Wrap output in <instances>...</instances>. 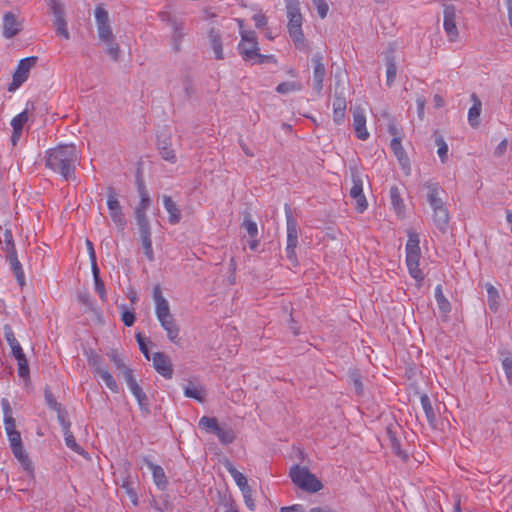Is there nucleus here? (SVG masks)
Masks as SVG:
<instances>
[{
	"instance_id": "nucleus-57",
	"label": "nucleus",
	"mask_w": 512,
	"mask_h": 512,
	"mask_svg": "<svg viewBox=\"0 0 512 512\" xmlns=\"http://www.w3.org/2000/svg\"><path fill=\"white\" fill-rule=\"evenodd\" d=\"M3 238H4L3 241L5 243V251L6 252L16 250L14 240H13V235H12V232L10 229H8V228L5 229Z\"/></svg>"
},
{
	"instance_id": "nucleus-55",
	"label": "nucleus",
	"mask_w": 512,
	"mask_h": 512,
	"mask_svg": "<svg viewBox=\"0 0 512 512\" xmlns=\"http://www.w3.org/2000/svg\"><path fill=\"white\" fill-rule=\"evenodd\" d=\"M313 4L317 10V13L321 19H324L329 11V6L326 0H313Z\"/></svg>"
},
{
	"instance_id": "nucleus-12",
	"label": "nucleus",
	"mask_w": 512,
	"mask_h": 512,
	"mask_svg": "<svg viewBox=\"0 0 512 512\" xmlns=\"http://www.w3.org/2000/svg\"><path fill=\"white\" fill-rule=\"evenodd\" d=\"M138 192L140 196V202L136 208V221L139 228L141 227H149V221L146 216V210L150 205V197L148 192L146 191L145 186L142 183L138 184Z\"/></svg>"
},
{
	"instance_id": "nucleus-48",
	"label": "nucleus",
	"mask_w": 512,
	"mask_h": 512,
	"mask_svg": "<svg viewBox=\"0 0 512 512\" xmlns=\"http://www.w3.org/2000/svg\"><path fill=\"white\" fill-rule=\"evenodd\" d=\"M3 330L5 340L8 342L11 350L20 347V344L14 335L12 327L9 324H5Z\"/></svg>"
},
{
	"instance_id": "nucleus-14",
	"label": "nucleus",
	"mask_w": 512,
	"mask_h": 512,
	"mask_svg": "<svg viewBox=\"0 0 512 512\" xmlns=\"http://www.w3.org/2000/svg\"><path fill=\"white\" fill-rule=\"evenodd\" d=\"M353 113V128L358 139L366 140L369 137V132L366 129L365 111L361 106H355L352 110Z\"/></svg>"
},
{
	"instance_id": "nucleus-5",
	"label": "nucleus",
	"mask_w": 512,
	"mask_h": 512,
	"mask_svg": "<svg viewBox=\"0 0 512 512\" xmlns=\"http://www.w3.org/2000/svg\"><path fill=\"white\" fill-rule=\"evenodd\" d=\"M419 243L420 239L418 233L409 231L406 243V264L409 274L420 284L424 279V275L419 269V261L421 258Z\"/></svg>"
},
{
	"instance_id": "nucleus-45",
	"label": "nucleus",
	"mask_w": 512,
	"mask_h": 512,
	"mask_svg": "<svg viewBox=\"0 0 512 512\" xmlns=\"http://www.w3.org/2000/svg\"><path fill=\"white\" fill-rule=\"evenodd\" d=\"M435 143L438 146L437 154L442 163H445L448 159V145L446 144L444 138L436 134Z\"/></svg>"
},
{
	"instance_id": "nucleus-49",
	"label": "nucleus",
	"mask_w": 512,
	"mask_h": 512,
	"mask_svg": "<svg viewBox=\"0 0 512 512\" xmlns=\"http://www.w3.org/2000/svg\"><path fill=\"white\" fill-rule=\"evenodd\" d=\"M387 432L391 441V447L395 454L405 461L408 460V454L400 449V443L396 439L395 435L392 434L391 429L388 428Z\"/></svg>"
},
{
	"instance_id": "nucleus-52",
	"label": "nucleus",
	"mask_w": 512,
	"mask_h": 512,
	"mask_svg": "<svg viewBox=\"0 0 512 512\" xmlns=\"http://www.w3.org/2000/svg\"><path fill=\"white\" fill-rule=\"evenodd\" d=\"M54 24H55V29H56L57 35L63 37L66 40H68L70 38V33L68 31V28H67L66 19L65 18L55 19Z\"/></svg>"
},
{
	"instance_id": "nucleus-16",
	"label": "nucleus",
	"mask_w": 512,
	"mask_h": 512,
	"mask_svg": "<svg viewBox=\"0 0 512 512\" xmlns=\"http://www.w3.org/2000/svg\"><path fill=\"white\" fill-rule=\"evenodd\" d=\"M312 61L314 63L313 86L317 94L320 95L323 88V80L326 74L323 64V55L321 53L315 54Z\"/></svg>"
},
{
	"instance_id": "nucleus-42",
	"label": "nucleus",
	"mask_w": 512,
	"mask_h": 512,
	"mask_svg": "<svg viewBox=\"0 0 512 512\" xmlns=\"http://www.w3.org/2000/svg\"><path fill=\"white\" fill-rule=\"evenodd\" d=\"M302 88L303 86L299 81H286L280 83L276 87V92L279 94H288L296 91H301Z\"/></svg>"
},
{
	"instance_id": "nucleus-29",
	"label": "nucleus",
	"mask_w": 512,
	"mask_h": 512,
	"mask_svg": "<svg viewBox=\"0 0 512 512\" xmlns=\"http://www.w3.org/2000/svg\"><path fill=\"white\" fill-rule=\"evenodd\" d=\"M7 254H8V259H9L12 271H13L19 285L23 286L25 283V276H24V271H23L22 265H21L20 261L18 260L16 250L7 252Z\"/></svg>"
},
{
	"instance_id": "nucleus-58",
	"label": "nucleus",
	"mask_w": 512,
	"mask_h": 512,
	"mask_svg": "<svg viewBox=\"0 0 512 512\" xmlns=\"http://www.w3.org/2000/svg\"><path fill=\"white\" fill-rule=\"evenodd\" d=\"M18 364V375L27 380L29 379V365L26 358L17 361Z\"/></svg>"
},
{
	"instance_id": "nucleus-2",
	"label": "nucleus",
	"mask_w": 512,
	"mask_h": 512,
	"mask_svg": "<svg viewBox=\"0 0 512 512\" xmlns=\"http://www.w3.org/2000/svg\"><path fill=\"white\" fill-rule=\"evenodd\" d=\"M241 41L238 44V52L242 59L253 64L272 63L277 64V59L274 55L261 54L259 43L254 31L243 30V21L238 20Z\"/></svg>"
},
{
	"instance_id": "nucleus-43",
	"label": "nucleus",
	"mask_w": 512,
	"mask_h": 512,
	"mask_svg": "<svg viewBox=\"0 0 512 512\" xmlns=\"http://www.w3.org/2000/svg\"><path fill=\"white\" fill-rule=\"evenodd\" d=\"M97 375L101 377V379L103 380L107 388L111 390V392H119L118 384L116 383L115 379L113 378L112 374L108 371L107 368H101V370L99 369V373Z\"/></svg>"
},
{
	"instance_id": "nucleus-51",
	"label": "nucleus",
	"mask_w": 512,
	"mask_h": 512,
	"mask_svg": "<svg viewBox=\"0 0 512 512\" xmlns=\"http://www.w3.org/2000/svg\"><path fill=\"white\" fill-rule=\"evenodd\" d=\"M87 360H88L89 366L93 369V372L95 374L99 373V369L101 370V368H106L105 366L102 365L101 357L95 352H91L88 355Z\"/></svg>"
},
{
	"instance_id": "nucleus-33",
	"label": "nucleus",
	"mask_w": 512,
	"mask_h": 512,
	"mask_svg": "<svg viewBox=\"0 0 512 512\" xmlns=\"http://www.w3.org/2000/svg\"><path fill=\"white\" fill-rule=\"evenodd\" d=\"M421 406L426 415L429 425L432 428L436 427V415L434 413L430 398L426 394H422L420 397Z\"/></svg>"
},
{
	"instance_id": "nucleus-23",
	"label": "nucleus",
	"mask_w": 512,
	"mask_h": 512,
	"mask_svg": "<svg viewBox=\"0 0 512 512\" xmlns=\"http://www.w3.org/2000/svg\"><path fill=\"white\" fill-rule=\"evenodd\" d=\"M143 460L148 466V468L151 470L153 481L156 484V486L164 490L168 484V481L163 468L157 464L152 463L147 457H145Z\"/></svg>"
},
{
	"instance_id": "nucleus-25",
	"label": "nucleus",
	"mask_w": 512,
	"mask_h": 512,
	"mask_svg": "<svg viewBox=\"0 0 512 512\" xmlns=\"http://www.w3.org/2000/svg\"><path fill=\"white\" fill-rule=\"evenodd\" d=\"M161 324V327L166 331L168 339L176 343L179 335V327L174 319V316H169L163 319L158 320Z\"/></svg>"
},
{
	"instance_id": "nucleus-54",
	"label": "nucleus",
	"mask_w": 512,
	"mask_h": 512,
	"mask_svg": "<svg viewBox=\"0 0 512 512\" xmlns=\"http://www.w3.org/2000/svg\"><path fill=\"white\" fill-rule=\"evenodd\" d=\"M353 385H354V388H355V392L358 394V395H362L363 394V383L361 381V375L360 373L357 371V370H353L350 372V375H349Z\"/></svg>"
},
{
	"instance_id": "nucleus-6",
	"label": "nucleus",
	"mask_w": 512,
	"mask_h": 512,
	"mask_svg": "<svg viewBox=\"0 0 512 512\" xmlns=\"http://www.w3.org/2000/svg\"><path fill=\"white\" fill-rule=\"evenodd\" d=\"M289 476L295 485L308 492L315 493L320 491L323 487L322 483L307 467L296 464L290 468Z\"/></svg>"
},
{
	"instance_id": "nucleus-34",
	"label": "nucleus",
	"mask_w": 512,
	"mask_h": 512,
	"mask_svg": "<svg viewBox=\"0 0 512 512\" xmlns=\"http://www.w3.org/2000/svg\"><path fill=\"white\" fill-rule=\"evenodd\" d=\"M351 179H352L353 185L350 189V196L353 198V197L359 196L360 194L363 193L362 176L356 167L351 168Z\"/></svg>"
},
{
	"instance_id": "nucleus-41",
	"label": "nucleus",
	"mask_w": 512,
	"mask_h": 512,
	"mask_svg": "<svg viewBox=\"0 0 512 512\" xmlns=\"http://www.w3.org/2000/svg\"><path fill=\"white\" fill-rule=\"evenodd\" d=\"M184 395L188 398H193L199 403H203L205 400V390L202 386L195 387L193 385H188L184 389Z\"/></svg>"
},
{
	"instance_id": "nucleus-7",
	"label": "nucleus",
	"mask_w": 512,
	"mask_h": 512,
	"mask_svg": "<svg viewBox=\"0 0 512 512\" xmlns=\"http://www.w3.org/2000/svg\"><path fill=\"white\" fill-rule=\"evenodd\" d=\"M285 217L287 228L286 257L291 262V264L296 267L298 265V259L296 255V247L298 244V223L293 216L292 210L288 204L285 205Z\"/></svg>"
},
{
	"instance_id": "nucleus-60",
	"label": "nucleus",
	"mask_w": 512,
	"mask_h": 512,
	"mask_svg": "<svg viewBox=\"0 0 512 512\" xmlns=\"http://www.w3.org/2000/svg\"><path fill=\"white\" fill-rule=\"evenodd\" d=\"M241 492H242L246 506L248 507L249 510L253 511L255 509V502H254V499L252 498L251 487L242 489Z\"/></svg>"
},
{
	"instance_id": "nucleus-31",
	"label": "nucleus",
	"mask_w": 512,
	"mask_h": 512,
	"mask_svg": "<svg viewBox=\"0 0 512 512\" xmlns=\"http://www.w3.org/2000/svg\"><path fill=\"white\" fill-rule=\"evenodd\" d=\"M471 100L473 102V105H472V107H470V109L468 111V121H469V124L475 128L479 125V122H480L479 117H480V113H481L482 103L475 93H473L471 95Z\"/></svg>"
},
{
	"instance_id": "nucleus-40",
	"label": "nucleus",
	"mask_w": 512,
	"mask_h": 512,
	"mask_svg": "<svg viewBox=\"0 0 512 512\" xmlns=\"http://www.w3.org/2000/svg\"><path fill=\"white\" fill-rule=\"evenodd\" d=\"M108 356L111 359V361H113V363L115 364L116 369L122 373L125 380L127 371H129V373L133 375V371L125 365L117 350H111Z\"/></svg>"
},
{
	"instance_id": "nucleus-4",
	"label": "nucleus",
	"mask_w": 512,
	"mask_h": 512,
	"mask_svg": "<svg viewBox=\"0 0 512 512\" xmlns=\"http://www.w3.org/2000/svg\"><path fill=\"white\" fill-rule=\"evenodd\" d=\"M288 17V32L297 49L305 48V38L302 31V15L299 0H285Z\"/></svg>"
},
{
	"instance_id": "nucleus-28",
	"label": "nucleus",
	"mask_w": 512,
	"mask_h": 512,
	"mask_svg": "<svg viewBox=\"0 0 512 512\" xmlns=\"http://www.w3.org/2000/svg\"><path fill=\"white\" fill-rule=\"evenodd\" d=\"M140 237L142 242V247L144 250V254L146 255L149 261L154 260V252L152 248V240H151V231L149 227H141L139 228Z\"/></svg>"
},
{
	"instance_id": "nucleus-13",
	"label": "nucleus",
	"mask_w": 512,
	"mask_h": 512,
	"mask_svg": "<svg viewBox=\"0 0 512 512\" xmlns=\"http://www.w3.org/2000/svg\"><path fill=\"white\" fill-rule=\"evenodd\" d=\"M444 30L450 41L454 42L458 38V29L456 27V10L453 5H447L444 8Z\"/></svg>"
},
{
	"instance_id": "nucleus-9",
	"label": "nucleus",
	"mask_w": 512,
	"mask_h": 512,
	"mask_svg": "<svg viewBox=\"0 0 512 512\" xmlns=\"http://www.w3.org/2000/svg\"><path fill=\"white\" fill-rule=\"evenodd\" d=\"M7 436L10 442L11 450L15 458L21 463V465L27 472L31 473L33 471V467L29 457L27 456L23 449L20 432H10L7 433Z\"/></svg>"
},
{
	"instance_id": "nucleus-11",
	"label": "nucleus",
	"mask_w": 512,
	"mask_h": 512,
	"mask_svg": "<svg viewBox=\"0 0 512 512\" xmlns=\"http://www.w3.org/2000/svg\"><path fill=\"white\" fill-rule=\"evenodd\" d=\"M126 382L134 397L137 400L138 406L144 415L150 414L149 399L142 388L138 385L133 375L126 372Z\"/></svg>"
},
{
	"instance_id": "nucleus-17",
	"label": "nucleus",
	"mask_w": 512,
	"mask_h": 512,
	"mask_svg": "<svg viewBox=\"0 0 512 512\" xmlns=\"http://www.w3.org/2000/svg\"><path fill=\"white\" fill-rule=\"evenodd\" d=\"M402 137L392 138L390 146L406 175L411 172L410 160L401 144Z\"/></svg>"
},
{
	"instance_id": "nucleus-61",
	"label": "nucleus",
	"mask_w": 512,
	"mask_h": 512,
	"mask_svg": "<svg viewBox=\"0 0 512 512\" xmlns=\"http://www.w3.org/2000/svg\"><path fill=\"white\" fill-rule=\"evenodd\" d=\"M160 154H161V157L165 160V161H168V162H171V163H175L176 162V155L174 153V150L167 147V146H162L160 147Z\"/></svg>"
},
{
	"instance_id": "nucleus-3",
	"label": "nucleus",
	"mask_w": 512,
	"mask_h": 512,
	"mask_svg": "<svg viewBox=\"0 0 512 512\" xmlns=\"http://www.w3.org/2000/svg\"><path fill=\"white\" fill-rule=\"evenodd\" d=\"M94 16L99 39L105 44L106 52L110 58L117 62L120 58V47L112 32L108 11L103 4L95 7Z\"/></svg>"
},
{
	"instance_id": "nucleus-56",
	"label": "nucleus",
	"mask_w": 512,
	"mask_h": 512,
	"mask_svg": "<svg viewBox=\"0 0 512 512\" xmlns=\"http://www.w3.org/2000/svg\"><path fill=\"white\" fill-rule=\"evenodd\" d=\"M57 412V419L62 427V430H68L70 429L71 423L67 419L68 413L67 411L63 410L61 406L59 407V410H55Z\"/></svg>"
},
{
	"instance_id": "nucleus-22",
	"label": "nucleus",
	"mask_w": 512,
	"mask_h": 512,
	"mask_svg": "<svg viewBox=\"0 0 512 512\" xmlns=\"http://www.w3.org/2000/svg\"><path fill=\"white\" fill-rule=\"evenodd\" d=\"M432 211V218L435 226L442 233H446L450 219L449 211L447 209L446 204L439 207H435L434 209H432Z\"/></svg>"
},
{
	"instance_id": "nucleus-35",
	"label": "nucleus",
	"mask_w": 512,
	"mask_h": 512,
	"mask_svg": "<svg viewBox=\"0 0 512 512\" xmlns=\"http://www.w3.org/2000/svg\"><path fill=\"white\" fill-rule=\"evenodd\" d=\"M391 204L398 215L404 213L405 205L397 186H392L389 191Z\"/></svg>"
},
{
	"instance_id": "nucleus-64",
	"label": "nucleus",
	"mask_w": 512,
	"mask_h": 512,
	"mask_svg": "<svg viewBox=\"0 0 512 512\" xmlns=\"http://www.w3.org/2000/svg\"><path fill=\"white\" fill-rule=\"evenodd\" d=\"M95 290L99 294L101 300L104 302L107 299L104 282L101 278L94 279Z\"/></svg>"
},
{
	"instance_id": "nucleus-39",
	"label": "nucleus",
	"mask_w": 512,
	"mask_h": 512,
	"mask_svg": "<svg viewBox=\"0 0 512 512\" xmlns=\"http://www.w3.org/2000/svg\"><path fill=\"white\" fill-rule=\"evenodd\" d=\"M435 298L438 305L439 310L444 314L447 315L451 310V305L448 299L444 296L442 291V286L437 285L435 288Z\"/></svg>"
},
{
	"instance_id": "nucleus-32",
	"label": "nucleus",
	"mask_w": 512,
	"mask_h": 512,
	"mask_svg": "<svg viewBox=\"0 0 512 512\" xmlns=\"http://www.w3.org/2000/svg\"><path fill=\"white\" fill-rule=\"evenodd\" d=\"M386 66V84L390 87L393 85L397 75V65L392 51L386 55Z\"/></svg>"
},
{
	"instance_id": "nucleus-19",
	"label": "nucleus",
	"mask_w": 512,
	"mask_h": 512,
	"mask_svg": "<svg viewBox=\"0 0 512 512\" xmlns=\"http://www.w3.org/2000/svg\"><path fill=\"white\" fill-rule=\"evenodd\" d=\"M153 298L155 301V313L158 320L172 316L168 301L164 298L159 286L153 289Z\"/></svg>"
},
{
	"instance_id": "nucleus-62",
	"label": "nucleus",
	"mask_w": 512,
	"mask_h": 512,
	"mask_svg": "<svg viewBox=\"0 0 512 512\" xmlns=\"http://www.w3.org/2000/svg\"><path fill=\"white\" fill-rule=\"evenodd\" d=\"M44 395L47 405L53 410H59L61 405L56 401L51 390L46 388Z\"/></svg>"
},
{
	"instance_id": "nucleus-24",
	"label": "nucleus",
	"mask_w": 512,
	"mask_h": 512,
	"mask_svg": "<svg viewBox=\"0 0 512 512\" xmlns=\"http://www.w3.org/2000/svg\"><path fill=\"white\" fill-rule=\"evenodd\" d=\"M346 113V99L342 94L337 91L333 101V120L336 124H341L344 121Z\"/></svg>"
},
{
	"instance_id": "nucleus-20",
	"label": "nucleus",
	"mask_w": 512,
	"mask_h": 512,
	"mask_svg": "<svg viewBox=\"0 0 512 512\" xmlns=\"http://www.w3.org/2000/svg\"><path fill=\"white\" fill-rule=\"evenodd\" d=\"M425 188L427 189V200L432 209L445 205V202L441 197L443 189L438 183L427 182L425 184Z\"/></svg>"
},
{
	"instance_id": "nucleus-59",
	"label": "nucleus",
	"mask_w": 512,
	"mask_h": 512,
	"mask_svg": "<svg viewBox=\"0 0 512 512\" xmlns=\"http://www.w3.org/2000/svg\"><path fill=\"white\" fill-rule=\"evenodd\" d=\"M242 226L246 229L251 237H255L258 233L257 224L249 217H245Z\"/></svg>"
},
{
	"instance_id": "nucleus-36",
	"label": "nucleus",
	"mask_w": 512,
	"mask_h": 512,
	"mask_svg": "<svg viewBox=\"0 0 512 512\" xmlns=\"http://www.w3.org/2000/svg\"><path fill=\"white\" fill-rule=\"evenodd\" d=\"M214 434L218 437V440L223 445L231 444L236 438L235 432L232 428H227L220 425Z\"/></svg>"
},
{
	"instance_id": "nucleus-46",
	"label": "nucleus",
	"mask_w": 512,
	"mask_h": 512,
	"mask_svg": "<svg viewBox=\"0 0 512 512\" xmlns=\"http://www.w3.org/2000/svg\"><path fill=\"white\" fill-rule=\"evenodd\" d=\"M47 4L53 13L55 19L65 18L64 5L60 0H47Z\"/></svg>"
},
{
	"instance_id": "nucleus-26",
	"label": "nucleus",
	"mask_w": 512,
	"mask_h": 512,
	"mask_svg": "<svg viewBox=\"0 0 512 512\" xmlns=\"http://www.w3.org/2000/svg\"><path fill=\"white\" fill-rule=\"evenodd\" d=\"M163 205L165 210L168 212V220L171 224L179 223L181 219V211L177 204L173 201L172 197L168 195L163 196Z\"/></svg>"
},
{
	"instance_id": "nucleus-27",
	"label": "nucleus",
	"mask_w": 512,
	"mask_h": 512,
	"mask_svg": "<svg viewBox=\"0 0 512 512\" xmlns=\"http://www.w3.org/2000/svg\"><path fill=\"white\" fill-rule=\"evenodd\" d=\"M223 465L225 469L229 472V474L233 477L234 481L236 482L237 486L241 491L242 489L250 487L247 478L234 467L230 460L225 459L223 461Z\"/></svg>"
},
{
	"instance_id": "nucleus-44",
	"label": "nucleus",
	"mask_w": 512,
	"mask_h": 512,
	"mask_svg": "<svg viewBox=\"0 0 512 512\" xmlns=\"http://www.w3.org/2000/svg\"><path fill=\"white\" fill-rule=\"evenodd\" d=\"M198 425L200 429L205 430L208 433L214 434L219 426V423L217 418L215 417L203 416L200 418Z\"/></svg>"
},
{
	"instance_id": "nucleus-30",
	"label": "nucleus",
	"mask_w": 512,
	"mask_h": 512,
	"mask_svg": "<svg viewBox=\"0 0 512 512\" xmlns=\"http://www.w3.org/2000/svg\"><path fill=\"white\" fill-rule=\"evenodd\" d=\"M171 26H172V37H171V43L172 48L175 52H179L181 49V41L184 37L183 32V24L176 19L171 20Z\"/></svg>"
},
{
	"instance_id": "nucleus-10",
	"label": "nucleus",
	"mask_w": 512,
	"mask_h": 512,
	"mask_svg": "<svg viewBox=\"0 0 512 512\" xmlns=\"http://www.w3.org/2000/svg\"><path fill=\"white\" fill-rule=\"evenodd\" d=\"M107 207L110 217L119 230L123 231L126 226V219L122 212V207L117 199V195L112 187L108 188Z\"/></svg>"
},
{
	"instance_id": "nucleus-1",
	"label": "nucleus",
	"mask_w": 512,
	"mask_h": 512,
	"mask_svg": "<svg viewBox=\"0 0 512 512\" xmlns=\"http://www.w3.org/2000/svg\"><path fill=\"white\" fill-rule=\"evenodd\" d=\"M79 164V156L75 145H58L47 151L46 166L59 173L65 180L75 178V169Z\"/></svg>"
},
{
	"instance_id": "nucleus-38",
	"label": "nucleus",
	"mask_w": 512,
	"mask_h": 512,
	"mask_svg": "<svg viewBox=\"0 0 512 512\" xmlns=\"http://www.w3.org/2000/svg\"><path fill=\"white\" fill-rule=\"evenodd\" d=\"M487 301L489 308L496 312L500 305V296L498 290L490 283L486 284Z\"/></svg>"
},
{
	"instance_id": "nucleus-8",
	"label": "nucleus",
	"mask_w": 512,
	"mask_h": 512,
	"mask_svg": "<svg viewBox=\"0 0 512 512\" xmlns=\"http://www.w3.org/2000/svg\"><path fill=\"white\" fill-rule=\"evenodd\" d=\"M37 59L36 56H30L19 61L13 73L12 82L8 86L9 92H14L28 79L30 70L35 66Z\"/></svg>"
},
{
	"instance_id": "nucleus-15",
	"label": "nucleus",
	"mask_w": 512,
	"mask_h": 512,
	"mask_svg": "<svg viewBox=\"0 0 512 512\" xmlns=\"http://www.w3.org/2000/svg\"><path fill=\"white\" fill-rule=\"evenodd\" d=\"M208 43L213 50L214 58L216 60H223L225 58L223 51V35L218 28L211 27L208 30Z\"/></svg>"
},
{
	"instance_id": "nucleus-63",
	"label": "nucleus",
	"mask_w": 512,
	"mask_h": 512,
	"mask_svg": "<svg viewBox=\"0 0 512 512\" xmlns=\"http://www.w3.org/2000/svg\"><path fill=\"white\" fill-rule=\"evenodd\" d=\"M353 199L356 201L355 209L357 212L363 213L368 207V202L365 195L362 193L359 196L353 197Z\"/></svg>"
},
{
	"instance_id": "nucleus-21",
	"label": "nucleus",
	"mask_w": 512,
	"mask_h": 512,
	"mask_svg": "<svg viewBox=\"0 0 512 512\" xmlns=\"http://www.w3.org/2000/svg\"><path fill=\"white\" fill-rule=\"evenodd\" d=\"M21 30V23L17 21L13 12H6L3 17V35L6 38H12Z\"/></svg>"
},
{
	"instance_id": "nucleus-47",
	"label": "nucleus",
	"mask_w": 512,
	"mask_h": 512,
	"mask_svg": "<svg viewBox=\"0 0 512 512\" xmlns=\"http://www.w3.org/2000/svg\"><path fill=\"white\" fill-rule=\"evenodd\" d=\"M28 121V109H25L11 120L13 130L22 131L24 124Z\"/></svg>"
},
{
	"instance_id": "nucleus-53",
	"label": "nucleus",
	"mask_w": 512,
	"mask_h": 512,
	"mask_svg": "<svg viewBox=\"0 0 512 512\" xmlns=\"http://www.w3.org/2000/svg\"><path fill=\"white\" fill-rule=\"evenodd\" d=\"M502 367L505 372L507 382L512 384V353L509 352L502 360Z\"/></svg>"
},
{
	"instance_id": "nucleus-50",
	"label": "nucleus",
	"mask_w": 512,
	"mask_h": 512,
	"mask_svg": "<svg viewBox=\"0 0 512 512\" xmlns=\"http://www.w3.org/2000/svg\"><path fill=\"white\" fill-rule=\"evenodd\" d=\"M77 299L79 303L86 308L85 311H95L94 303L91 299L90 294L87 291L79 292L77 295Z\"/></svg>"
},
{
	"instance_id": "nucleus-37",
	"label": "nucleus",
	"mask_w": 512,
	"mask_h": 512,
	"mask_svg": "<svg viewBox=\"0 0 512 512\" xmlns=\"http://www.w3.org/2000/svg\"><path fill=\"white\" fill-rule=\"evenodd\" d=\"M65 444L75 453L88 458V453L76 442V439L70 429L63 431Z\"/></svg>"
},
{
	"instance_id": "nucleus-18",
	"label": "nucleus",
	"mask_w": 512,
	"mask_h": 512,
	"mask_svg": "<svg viewBox=\"0 0 512 512\" xmlns=\"http://www.w3.org/2000/svg\"><path fill=\"white\" fill-rule=\"evenodd\" d=\"M152 360L153 366L159 374H161L166 379H170L172 377L173 368L171 360L166 354L162 352H155Z\"/></svg>"
}]
</instances>
